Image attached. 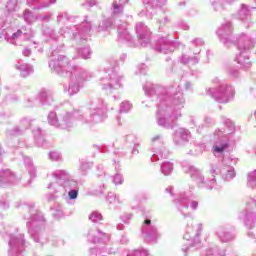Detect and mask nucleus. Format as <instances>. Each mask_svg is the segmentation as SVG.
I'll return each instance as SVG.
<instances>
[{
	"instance_id": "nucleus-15",
	"label": "nucleus",
	"mask_w": 256,
	"mask_h": 256,
	"mask_svg": "<svg viewBox=\"0 0 256 256\" xmlns=\"http://www.w3.org/2000/svg\"><path fill=\"white\" fill-rule=\"evenodd\" d=\"M53 155H55V153H51V154H50V157H53Z\"/></svg>"
},
{
	"instance_id": "nucleus-5",
	"label": "nucleus",
	"mask_w": 256,
	"mask_h": 256,
	"mask_svg": "<svg viewBox=\"0 0 256 256\" xmlns=\"http://www.w3.org/2000/svg\"><path fill=\"white\" fill-rule=\"evenodd\" d=\"M225 147H227V145L215 146L214 147V151L216 153H223V151H225Z\"/></svg>"
},
{
	"instance_id": "nucleus-9",
	"label": "nucleus",
	"mask_w": 256,
	"mask_h": 256,
	"mask_svg": "<svg viewBox=\"0 0 256 256\" xmlns=\"http://www.w3.org/2000/svg\"><path fill=\"white\" fill-rule=\"evenodd\" d=\"M226 177H227L228 179H233V177H235V171H234V170L228 171Z\"/></svg>"
},
{
	"instance_id": "nucleus-7",
	"label": "nucleus",
	"mask_w": 256,
	"mask_h": 256,
	"mask_svg": "<svg viewBox=\"0 0 256 256\" xmlns=\"http://www.w3.org/2000/svg\"><path fill=\"white\" fill-rule=\"evenodd\" d=\"M70 199H77V191L76 190H72L68 193Z\"/></svg>"
},
{
	"instance_id": "nucleus-10",
	"label": "nucleus",
	"mask_w": 256,
	"mask_h": 256,
	"mask_svg": "<svg viewBox=\"0 0 256 256\" xmlns=\"http://www.w3.org/2000/svg\"><path fill=\"white\" fill-rule=\"evenodd\" d=\"M123 105H126V109L125 108H122V111H129V109H131V104H129V103H125V104H123Z\"/></svg>"
},
{
	"instance_id": "nucleus-6",
	"label": "nucleus",
	"mask_w": 256,
	"mask_h": 256,
	"mask_svg": "<svg viewBox=\"0 0 256 256\" xmlns=\"http://www.w3.org/2000/svg\"><path fill=\"white\" fill-rule=\"evenodd\" d=\"M51 118L53 119V120H50L51 125H57V117L55 116V114L51 113L49 115V119Z\"/></svg>"
},
{
	"instance_id": "nucleus-3",
	"label": "nucleus",
	"mask_w": 256,
	"mask_h": 256,
	"mask_svg": "<svg viewBox=\"0 0 256 256\" xmlns=\"http://www.w3.org/2000/svg\"><path fill=\"white\" fill-rule=\"evenodd\" d=\"M79 92V86L77 85H71L68 89V93L69 95H75V93H78Z\"/></svg>"
},
{
	"instance_id": "nucleus-4",
	"label": "nucleus",
	"mask_w": 256,
	"mask_h": 256,
	"mask_svg": "<svg viewBox=\"0 0 256 256\" xmlns=\"http://www.w3.org/2000/svg\"><path fill=\"white\" fill-rule=\"evenodd\" d=\"M114 183H115V185H121V183H123V176L117 174L114 177Z\"/></svg>"
},
{
	"instance_id": "nucleus-16",
	"label": "nucleus",
	"mask_w": 256,
	"mask_h": 256,
	"mask_svg": "<svg viewBox=\"0 0 256 256\" xmlns=\"http://www.w3.org/2000/svg\"><path fill=\"white\" fill-rule=\"evenodd\" d=\"M22 75H23V77H25L26 74H25V73H22Z\"/></svg>"
},
{
	"instance_id": "nucleus-2",
	"label": "nucleus",
	"mask_w": 256,
	"mask_h": 256,
	"mask_svg": "<svg viewBox=\"0 0 256 256\" xmlns=\"http://www.w3.org/2000/svg\"><path fill=\"white\" fill-rule=\"evenodd\" d=\"M90 221H93L94 223H99V221H101V219H103V216H101V214L99 212H93L90 217H89Z\"/></svg>"
},
{
	"instance_id": "nucleus-1",
	"label": "nucleus",
	"mask_w": 256,
	"mask_h": 256,
	"mask_svg": "<svg viewBox=\"0 0 256 256\" xmlns=\"http://www.w3.org/2000/svg\"><path fill=\"white\" fill-rule=\"evenodd\" d=\"M171 171H173V164L166 162L162 166V173L164 175H171Z\"/></svg>"
},
{
	"instance_id": "nucleus-8",
	"label": "nucleus",
	"mask_w": 256,
	"mask_h": 256,
	"mask_svg": "<svg viewBox=\"0 0 256 256\" xmlns=\"http://www.w3.org/2000/svg\"><path fill=\"white\" fill-rule=\"evenodd\" d=\"M249 181H256V171H253L248 176Z\"/></svg>"
},
{
	"instance_id": "nucleus-13",
	"label": "nucleus",
	"mask_w": 256,
	"mask_h": 256,
	"mask_svg": "<svg viewBox=\"0 0 256 256\" xmlns=\"http://www.w3.org/2000/svg\"><path fill=\"white\" fill-rule=\"evenodd\" d=\"M145 223L146 225H149L151 223V220H146Z\"/></svg>"
},
{
	"instance_id": "nucleus-11",
	"label": "nucleus",
	"mask_w": 256,
	"mask_h": 256,
	"mask_svg": "<svg viewBox=\"0 0 256 256\" xmlns=\"http://www.w3.org/2000/svg\"><path fill=\"white\" fill-rule=\"evenodd\" d=\"M24 55L26 56L31 55V50L29 49L24 50Z\"/></svg>"
},
{
	"instance_id": "nucleus-14",
	"label": "nucleus",
	"mask_w": 256,
	"mask_h": 256,
	"mask_svg": "<svg viewBox=\"0 0 256 256\" xmlns=\"http://www.w3.org/2000/svg\"><path fill=\"white\" fill-rule=\"evenodd\" d=\"M114 9H119V6L117 4H115Z\"/></svg>"
},
{
	"instance_id": "nucleus-12",
	"label": "nucleus",
	"mask_w": 256,
	"mask_h": 256,
	"mask_svg": "<svg viewBox=\"0 0 256 256\" xmlns=\"http://www.w3.org/2000/svg\"><path fill=\"white\" fill-rule=\"evenodd\" d=\"M192 207H193V209H197V202H193Z\"/></svg>"
}]
</instances>
